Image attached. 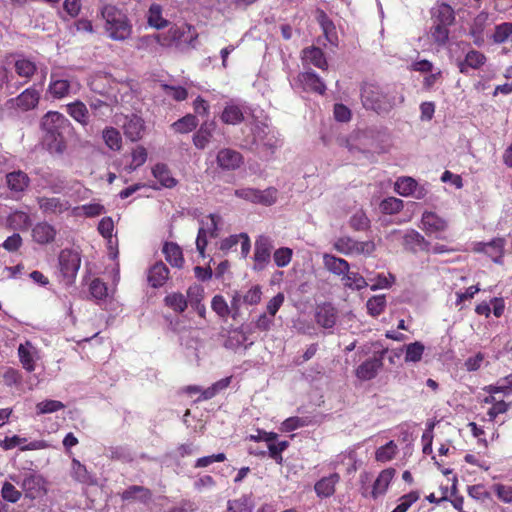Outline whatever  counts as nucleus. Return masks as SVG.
Wrapping results in <instances>:
<instances>
[{
    "label": "nucleus",
    "instance_id": "nucleus-62",
    "mask_svg": "<svg viewBox=\"0 0 512 512\" xmlns=\"http://www.w3.org/2000/svg\"><path fill=\"white\" fill-rule=\"evenodd\" d=\"M394 282L395 277L392 274H380L375 278L374 283L371 285V290L376 291L390 288Z\"/></svg>",
    "mask_w": 512,
    "mask_h": 512
},
{
    "label": "nucleus",
    "instance_id": "nucleus-27",
    "mask_svg": "<svg viewBox=\"0 0 512 512\" xmlns=\"http://www.w3.org/2000/svg\"><path fill=\"white\" fill-rule=\"evenodd\" d=\"M14 70L16 74L25 79V83L28 82L37 71L36 63L24 56H19L14 61Z\"/></svg>",
    "mask_w": 512,
    "mask_h": 512
},
{
    "label": "nucleus",
    "instance_id": "nucleus-39",
    "mask_svg": "<svg viewBox=\"0 0 512 512\" xmlns=\"http://www.w3.org/2000/svg\"><path fill=\"white\" fill-rule=\"evenodd\" d=\"M495 44L512 43V23H501L497 25L491 35Z\"/></svg>",
    "mask_w": 512,
    "mask_h": 512
},
{
    "label": "nucleus",
    "instance_id": "nucleus-46",
    "mask_svg": "<svg viewBox=\"0 0 512 512\" xmlns=\"http://www.w3.org/2000/svg\"><path fill=\"white\" fill-rule=\"evenodd\" d=\"M197 126L198 119L192 114H187L172 124L173 129L178 133H189Z\"/></svg>",
    "mask_w": 512,
    "mask_h": 512
},
{
    "label": "nucleus",
    "instance_id": "nucleus-18",
    "mask_svg": "<svg viewBox=\"0 0 512 512\" xmlns=\"http://www.w3.org/2000/svg\"><path fill=\"white\" fill-rule=\"evenodd\" d=\"M271 246L265 238H261L255 243L254 269L262 270L270 261Z\"/></svg>",
    "mask_w": 512,
    "mask_h": 512
},
{
    "label": "nucleus",
    "instance_id": "nucleus-47",
    "mask_svg": "<svg viewBox=\"0 0 512 512\" xmlns=\"http://www.w3.org/2000/svg\"><path fill=\"white\" fill-rule=\"evenodd\" d=\"M383 214L393 215L400 212L403 208V201L396 197H387L379 205Z\"/></svg>",
    "mask_w": 512,
    "mask_h": 512
},
{
    "label": "nucleus",
    "instance_id": "nucleus-15",
    "mask_svg": "<svg viewBox=\"0 0 512 512\" xmlns=\"http://www.w3.org/2000/svg\"><path fill=\"white\" fill-rule=\"evenodd\" d=\"M55 227L47 222H39L32 228V238L41 245L52 243L56 237Z\"/></svg>",
    "mask_w": 512,
    "mask_h": 512
},
{
    "label": "nucleus",
    "instance_id": "nucleus-45",
    "mask_svg": "<svg viewBox=\"0 0 512 512\" xmlns=\"http://www.w3.org/2000/svg\"><path fill=\"white\" fill-rule=\"evenodd\" d=\"M105 144L114 151H119L122 147V137L120 132L114 127L105 128L102 132Z\"/></svg>",
    "mask_w": 512,
    "mask_h": 512
},
{
    "label": "nucleus",
    "instance_id": "nucleus-10",
    "mask_svg": "<svg viewBox=\"0 0 512 512\" xmlns=\"http://www.w3.org/2000/svg\"><path fill=\"white\" fill-rule=\"evenodd\" d=\"M394 190L400 196L416 199H423L427 194L426 189L409 176L399 177L394 183Z\"/></svg>",
    "mask_w": 512,
    "mask_h": 512
},
{
    "label": "nucleus",
    "instance_id": "nucleus-60",
    "mask_svg": "<svg viewBox=\"0 0 512 512\" xmlns=\"http://www.w3.org/2000/svg\"><path fill=\"white\" fill-rule=\"evenodd\" d=\"M1 496L4 500L15 503L21 498V492L13 484L6 481L1 489Z\"/></svg>",
    "mask_w": 512,
    "mask_h": 512
},
{
    "label": "nucleus",
    "instance_id": "nucleus-48",
    "mask_svg": "<svg viewBox=\"0 0 512 512\" xmlns=\"http://www.w3.org/2000/svg\"><path fill=\"white\" fill-rule=\"evenodd\" d=\"M148 23L157 29L167 25V21L162 17V8L158 4H152L148 11Z\"/></svg>",
    "mask_w": 512,
    "mask_h": 512
},
{
    "label": "nucleus",
    "instance_id": "nucleus-44",
    "mask_svg": "<svg viewBox=\"0 0 512 512\" xmlns=\"http://www.w3.org/2000/svg\"><path fill=\"white\" fill-rule=\"evenodd\" d=\"M224 388V380H219L211 387L201 391V388L199 386H188L185 391L193 395L195 393L201 392V396L197 398V400H208L216 395L217 392L222 390Z\"/></svg>",
    "mask_w": 512,
    "mask_h": 512
},
{
    "label": "nucleus",
    "instance_id": "nucleus-5",
    "mask_svg": "<svg viewBox=\"0 0 512 512\" xmlns=\"http://www.w3.org/2000/svg\"><path fill=\"white\" fill-rule=\"evenodd\" d=\"M334 249L344 255L371 256L376 250V244L372 240L356 241L348 236L339 237L334 241Z\"/></svg>",
    "mask_w": 512,
    "mask_h": 512
},
{
    "label": "nucleus",
    "instance_id": "nucleus-13",
    "mask_svg": "<svg viewBox=\"0 0 512 512\" xmlns=\"http://www.w3.org/2000/svg\"><path fill=\"white\" fill-rule=\"evenodd\" d=\"M122 128L126 138L132 142H136L143 137L145 122L140 116L132 114L125 117Z\"/></svg>",
    "mask_w": 512,
    "mask_h": 512
},
{
    "label": "nucleus",
    "instance_id": "nucleus-7",
    "mask_svg": "<svg viewBox=\"0 0 512 512\" xmlns=\"http://www.w3.org/2000/svg\"><path fill=\"white\" fill-rule=\"evenodd\" d=\"M220 221V216L214 214H210L201 220V226L196 238V248L203 258L205 257V248L208 243V238L218 236V224Z\"/></svg>",
    "mask_w": 512,
    "mask_h": 512
},
{
    "label": "nucleus",
    "instance_id": "nucleus-61",
    "mask_svg": "<svg viewBox=\"0 0 512 512\" xmlns=\"http://www.w3.org/2000/svg\"><path fill=\"white\" fill-rule=\"evenodd\" d=\"M42 484V478L35 474H26L23 479L21 486L27 492L36 491Z\"/></svg>",
    "mask_w": 512,
    "mask_h": 512
},
{
    "label": "nucleus",
    "instance_id": "nucleus-4",
    "mask_svg": "<svg viewBox=\"0 0 512 512\" xmlns=\"http://www.w3.org/2000/svg\"><path fill=\"white\" fill-rule=\"evenodd\" d=\"M396 470L392 467L381 470L373 483L370 485V474L367 471H363L359 476L360 493L362 497L377 500L386 495L394 478Z\"/></svg>",
    "mask_w": 512,
    "mask_h": 512
},
{
    "label": "nucleus",
    "instance_id": "nucleus-9",
    "mask_svg": "<svg viewBox=\"0 0 512 512\" xmlns=\"http://www.w3.org/2000/svg\"><path fill=\"white\" fill-rule=\"evenodd\" d=\"M39 209L44 215L59 216L65 212L72 211L69 200L61 197L41 196L37 198Z\"/></svg>",
    "mask_w": 512,
    "mask_h": 512
},
{
    "label": "nucleus",
    "instance_id": "nucleus-21",
    "mask_svg": "<svg viewBox=\"0 0 512 512\" xmlns=\"http://www.w3.org/2000/svg\"><path fill=\"white\" fill-rule=\"evenodd\" d=\"M121 499L146 504L152 499V492L144 486L132 485L122 492Z\"/></svg>",
    "mask_w": 512,
    "mask_h": 512
},
{
    "label": "nucleus",
    "instance_id": "nucleus-17",
    "mask_svg": "<svg viewBox=\"0 0 512 512\" xmlns=\"http://www.w3.org/2000/svg\"><path fill=\"white\" fill-rule=\"evenodd\" d=\"M490 25L489 15L487 13H480L477 15L472 23L470 35L477 46H481L485 41V29Z\"/></svg>",
    "mask_w": 512,
    "mask_h": 512
},
{
    "label": "nucleus",
    "instance_id": "nucleus-12",
    "mask_svg": "<svg viewBox=\"0 0 512 512\" xmlns=\"http://www.w3.org/2000/svg\"><path fill=\"white\" fill-rule=\"evenodd\" d=\"M39 92L34 88H27L16 98L9 99L6 102L7 108H17L22 111H28L35 108L39 102Z\"/></svg>",
    "mask_w": 512,
    "mask_h": 512
},
{
    "label": "nucleus",
    "instance_id": "nucleus-63",
    "mask_svg": "<svg viewBox=\"0 0 512 512\" xmlns=\"http://www.w3.org/2000/svg\"><path fill=\"white\" fill-rule=\"evenodd\" d=\"M92 297L102 300L107 296V286L100 279H94L89 287Z\"/></svg>",
    "mask_w": 512,
    "mask_h": 512
},
{
    "label": "nucleus",
    "instance_id": "nucleus-25",
    "mask_svg": "<svg viewBox=\"0 0 512 512\" xmlns=\"http://www.w3.org/2000/svg\"><path fill=\"white\" fill-rule=\"evenodd\" d=\"M339 480L340 476L337 473L321 478L314 486L316 494L319 497H329L333 495L335 492V486Z\"/></svg>",
    "mask_w": 512,
    "mask_h": 512
},
{
    "label": "nucleus",
    "instance_id": "nucleus-23",
    "mask_svg": "<svg viewBox=\"0 0 512 512\" xmlns=\"http://www.w3.org/2000/svg\"><path fill=\"white\" fill-rule=\"evenodd\" d=\"M298 80L306 91H312L319 94H323L326 90V86L323 81L314 72H304L298 76Z\"/></svg>",
    "mask_w": 512,
    "mask_h": 512
},
{
    "label": "nucleus",
    "instance_id": "nucleus-53",
    "mask_svg": "<svg viewBox=\"0 0 512 512\" xmlns=\"http://www.w3.org/2000/svg\"><path fill=\"white\" fill-rule=\"evenodd\" d=\"M65 408V405L58 400H44L36 405L38 414H48L57 412Z\"/></svg>",
    "mask_w": 512,
    "mask_h": 512
},
{
    "label": "nucleus",
    "instance_id": "nucleus-52",
    "mask_svg": "<svg viewBox=\"0 0 512 512\" xmlns=\"http://www.w3.org/2000/svg\"><path fill=\"white\" fill-rule=\"evenodd\" d=\"M468 495L476 501L486 502L492 500L491 493L483 484H476L468 488Z\"/></svg>",
    "mask_w": 512,
    "mask_h": 512
},
{
    "label": "nucleus",
    "instance_id": "nucleus-11",
    "mask_svg": "<svg viewBox=\"0 0 512 512\" xmlns=\"http://www.w3.org/2000/svg\"><path fill=\"white\" fill-rule=\"evenodd\" d=\"M239 197H242L253 203L272 205L277 199V191L274 188L265 190H256L252 188L242 189L236 192Z\"/></svg>",
    "mask_w": 512,
    "mask_h": 512
},
{
    "label": "nucleus",
    "instance_id": "nucleus-64",
    "mask_svg": "<svg viewBox=\"0 0 512 512\" xmlns=\"http://www.w3.org/2000/svg\"><path fill=\"white\" fill-rule=\"evenodd\" d=\"M350 225L355 230H364L369 226V219L363 211H358L351 217Z\"/></svg>",
    "mask_w": 512,
    "mask_h": 512
},
{
    "label": "nucleus",
    "instance_id": "nucleus-20",
    "mask_svg": "<svg viewBox=\"0 0 512 512\" xmlns=\"http://www.w3.org/2000/svg\"><path fill=\"white\" fill-rule=\"evenodd\" d=\"M71 82L68 79L60 78L58 74L52 73L48 92L53 98L61 99L70 94Z\"/></svg>",
    "mask_w": 512,
    "mask_h": 512
},
{
    "label": "nucleus",
    "instance_id": "nucleus-16",
    "mask_svg": "<svg viewBox=\"0 0 512 512\" xmlns=\"http://www.w3.org/2000/svg\"><path fill=\"white\" fill-rule=\"evenodd\" d=\"M255 143L264 146H273L276 142L275 133L267 122L255 123L252 127Z\"/></svg>",
    "mask_w": 512,
    "mask_h": 512
},
{
    "label": "nucleus",
    "instance_id": "nucleus-29",
    "mask_svg": "<svg viewBox=\"0 0 512 512\" xmlns=\"http://www.w3.org/2000/svg\"><path fill=\"white\" fill-rule=\"evenodd\" d=\"M381 366V359L374 358L367 360L356 369V376L360 380H370L376 376Z\"/></svg>",
    "mask_w": 512,
    "mask_h": 512
},
{
    "label": "nucleus",
    "instance_id": "nucleus-50",
    "mask_svg": "<svg viewBox=\"0 0 512 512\" xmlns=\"http://www.w3.org/2000/svg\"><path fill=\"white\" fill-rule=\"evenodd\" d=\"M419 498L418 491H411L399 498L397 506L391 512H407Z\"/></svg>",
    "mask_w": 512,
    "mask_h": 512
},
{
    "label": "nucleus",
    "instance_id": "nucleus-8",
    "mask_svg": "<svg viewBox=\"0 0 512 512\" xmlns=\"http://www.w3.org/2000/svg\"><path fill=\"white\" fill-rule=\"evenodd\" d=\"M419 227L428 236L444 239V234L448 229V221L435 212L425 211L422 214Z\"/></svg>",
    "mask_w": 512,
    "mask_h": 512
},
{
    "label": "nucleus",
    "instance_id": "nucleus-40",
    "mask_svg": "<svg viewBox=\"0 0 512 512\" xmlns=\"http://www.w3.org/2000/svg\"><path fill=\"white\" fill-rule=\"evenodd\" d=\"M105 212L103 205L99 203H88L72 208V216L96 217Z\"/></svg>",
    "mask_w": 512,
    "mask_h": 512
},
{
    "label": "nucleus",
    "instance_id": "nucleus-36",
    "mask_svg": "<svg viewBox=\"0 0 512 512\" xmlns=\"http://www.w3.org/2000/svg\"><path fill=\"white\" fill-rule=\"evenodd\" d=\"M344 287L350 290H362L368 286L366 279L358 272H351L350 269L341 278Z\"/></svg>",
    "mask_w": 512,
    "mask_h": 512
},
{
    "label": "nucleus",
    "instance_id": "nucleus-38",
    "mask_svg": "<svg viewBox=\"0 0 512 512\" xmlns=\"http://www.w3.org/2000/svg\"><path fill=\"white\" fill-rule=\"evenodd\" d=\"M7 226L13 230H26L30 225V216L24 211H14L7 217Z\"/></svg>",
    "mask_w": 512,
    "mask_h": 512
},
{
    "label": "nucleus",
    "instance_id": "nucleus-14",
    "mask_svg": "<svg viewBox=\"0 0 512 512\" xmlns=\"http://www.w3.org/2000/svg\"><path fill=\"white\" fill-rule=\"evenodd\" d=\"M70 476L75 482L85 486L97 484V479L94 474L76 458H72L71 460Z\"/></svg>",
    "mask_w": 512,
    "mask_h": 512
},
{
    "label": "nucleus",
    "instance_id": "nucleus-30",
    "mask_svg": "<svg viewBox=\"0 0 512 512\" xmlns=\"http://www.w3.org/2000/svg\"><path fill=\"white\" fill-rule=\"evenodd\" d=\"M486 62V56L476 50L469 51L464 61L459 63V70L461 73H467L468 68L478 69Z\"/></svg>",
    "mask_w": 512,
    "mask_h": 512
},
{
    "label": "nucleus",
    "instance_id": "nucleus-28",
    "mask_svg": "<svg viewBox=\"0 0 512 512\" xmlns=\"http://www.w3.org/2000/svg\"><path fill=\"white\" fill-rule=\"evenodd\" d=\"M426 347L420 341L409 343L403 347L404 361L408 364L418 363L422 360Z\"/></svg>",
    "mask_w": 512,
    "mask_h": 512
},
{
    "label": "nucleus",
    "instance_id": "nucleus-26",
    "mask_svg": "<svg viewBox=\"0 0 512 512\" xmlns=\"http://www.w3.org/2000/svg\"><path fill=\"white\" fill-rule=\"evenodd\" d=\"M302 60L305 64L313 65L322 70H326L328 67L324 53L317 47H311L303 50Z\"/></svg>",
    "mask_w": 512,
    "mask_h": 512
},
{
    "label": "nucleus",
    "instance_id": "nucleus-58",
    "mask_svg": "<svg viewBox=\"0 0 512 512\" xmlns=\"http://www.w3.org/2000/svg\"><path fill=\"white\" fill-rule=\"evenodd\" d=\"M287 441L274 440L268 445V451L271 458L276 460L277 463H282V452L288 447Z\"/></svg>",
    "mask_w": 512,
    "mask_h": 512
},
{
    "label": "nucleus",
    "instance_id": "nucleus-55",
    "mask_svg": "<svg viewBox=\"0 0 512 512\" xmlns=\"http://www.w3.org/2000/svg\"><path fill=\"white\" fill-rule=\"evenodd\" d=\"M492 489L500 501L512 503V485L496 483Z\"/></svg>",
    "mask_w": 512,
    "mask_h": 512
},
{
    "label": "nucleus",
    "instance_id": "nucleus-42",
    "mask_svg": "<svg viewBox=\"0 0 512 512\" xmlns=\"http://www.w3.org/2000/svg\"><path fill=\"white\" fill-rule=\"evenodd\" d=\"M67 112L77 122L82 125L88 124V109L81 101H75L67 105Z\"/></svg>",
    "mask_w": 512,
    "mask_h": 512
},
{
    "label": "nucleus",
    "instance_id": "nucleus-51",
    "mask_svg": "<svg viewBox=\"0 0 512 512\" xmlns=\"http://www.w3.org/2000/svg\"><path fill=\"white\" fill-rule=\"evenodd\" d=\"M386 306V297L384 295H375L368 299L366 303L368 313L375 317L380 315Z\"/></svg>",
    "mask_w": 512,
    "mask_h": 512
},
{
    "label": "nucleus",
    "instance_id": "nucleus-2",
    "mask_svg": "<svg viewBox=\"0 0 512 512\" xmlns=\"http://www.w3.org/2000/svg\"><path fill=\"white\" fill-rule=\"evenodd\" d=\"M196 34L191 26H172L166 32L155 34L153 36H143L140 42L150 44L157 42L164 47H175L180 50L188 48L195 40Z\"/></svg>",
    "mask_w": 512,
    "mask_h": 512
},
{
    "label": "nucleus",
    "instance_id": "nucleus-35",
    "mask_svg": "<svg viewBox=\"0 0 512 512\" xmlns=\"http://www.w3.org/2000/svg\"><path fill=\"white\" fill-rule=\"evenodd\" d=\"M152 174L163 187L172 188L177 183L175 178L171 176L168 167L163 163L156 164L152 169Z\"/></svg>",
    "mask_w": 512,
    "mask_h": 512
},
{
    "label": "nucleus",
    "instance_id": "nucleus-3",
    "mask_svg": "<svg viewBox=\"0 0 512 512\" xmlns=\"http://www.w3.org/2000/svg\"><path fill=\"white\" fill-rule=\"evenodd\" d=\"M108 36L115 41H123L130 37L132 25L126 14L114 5H105L101 9Z\"/></svg>",
    "mask_w": 512,
    "mask_h": 512
},
{
    "label": "nucleus",
    "instance_id": "nucleus-37",
    "mask_svg": "<svg viewBox=\"0 0 512 512\" xmlns=\"http://www.w3.org/2000/svg\"><path fill=\"white\" fill-rule=\"evenodd\" d=\"M432 13L438 24L450 25L454 21V11L448 4H437Z\"/></svg>",
    "mask_w": 512,
    "mask_h": 512
},
{
    "label": "nucleus",
    "instance_id": "nucleus-43",
    "mask_svg": "<svg viewBox=\"0 0 512 512\" xmlns=\"http://www.w3.org/2000/svg\"><path fill=\"white\" fill-rule=\"evenodd\" d=\"M486 255L490 257L495 263L501 264L504 254L505 241L502 238H495L487 242Z\"/></svg>",
    "mask_w": 512,
    "mask_h": 512
},
{
    "label": "nucleus",
    "instance_id": "nucleus-1",
    "mask_svg": "<svg viewBox=\"0 0 512 512\" xmlns=\"http://www.w3.org/2000/svg\"><path fill=\"white\" fill-rule=\"evenodd\" d=\"M43 144L52 154L61 155L66 149L65 136L70 133V121L57 111L47 112L41 121Z\"/></svg>",
    "mask_w": 512,
    "mask_h": 512
},
{
    "label": "nucleus",
    "instance_id": "nucleus-32",
    "mask_svg": "<svg viewBox=\"0 0 512 512\" xmlns=\"http://www.w3.org/2000/svg\"><path fill=\"white\" fill-rule=\"evenodd\" d=\"M398 452V445L393 440H390L376 449L375 460L379 463L390 462L397 456Z\"/></svg>",
    "mask_w": 512,
    "mask_h": 512
},
{
    "label": "nucleus",
    "instance_id": "nucleus-34",
    "mask_svg": "<svg viewBox=\"0 0 512 512\" xmlns=\"http://www.w3.org/2000/svg\"><path fill=\"white\" fill-rule=\"evenodd\" d=\"M33 352L34 347L29 341L25 342L24 344H20L18 347V356L20 362L23 368L28 372H32L35 369Z\"/></svg>",
    "mask_w": 512,
    "mask_h": 512
},
{
    "label": "nucleus",
    "instance_id": "nucleus-49",
    "mask_svg": "<svg viewBox=\"0 0 512 512\" xmlns=\"http://www.w3.org/2000/svg\"><path fill=\"white\" fill-rule=\"evenodd\" d=\"M165 304L175 312H183L187 308V299L181 293H172L165 297Z\"/></svg>",
    "mask_w": 512,
    "mask_h": 512
},
{
    "label": "nucleus",
    "instance_id": "nucleus-33",
    "mask_svg": "<svg viewBox=\"0 0 512 512\" xmlns=\"http://www.w3.org/2000/svg\"><path fill=\"white\" fill-rule=\"evenodd\" d=\"M165 259L174 267L180 268L183 265L184 258L181 248L173 242H166L163 246Z\"/></svg>",
    "mask_w": 512,
    "mask_h": 512
},
{
    "label": "nucleus",
    "instance_id": "nucleus-31",
    "mask_svg": "<svg viewBox=\"0 0 512 512\" xmlns=\"http://www.w3.org/2000/svg\"><path fill=\"white\" fill-rule=\"evenodd\" d=\"M238 246H240V256L246 258L250 251V240L246 234L231 235L226 238V250L234 248V251L238 252Z\"/></svg>",
    "mask_w": 512,
    "mask_h": 512
},
{
    "label": "nucleus",
    "instance_id": "nucleus-19",
    "mask_svg": "<svg viewBox=\"0 0 512 512\" xmlns=\"http://www.w3.org/2000/svg\"><path fill=\"white\" fill-rule=\"evenodd\" d=\"M169 270L163 262H156L147 274V281L153 288H159L165 284L168 279Z\"/></svg>",
    "mask_w": 512,
    "mask_h": 512
},
{
    "label": "nucleus",
    "instance_id": "nucleus-59",
    "mask_svg": "<svg viewBox=\"0 0 512 512\" xmlns=\"http://www.w3.org/2000/svg\"><path fill=\"white\" fill-rule=\"evenodd\" d=\"M210 126L211 125L201 126V128L194 135L193 142L197 148L203 149L209 142V138L211 137Z\"/></svg>",
    "mask_w": 512,
    "mask_h": 512
},
{
    "label": "nucleus",
    "instance_id": "nucleus-57",
    "mask_svg": "<svg viewBox=\"0 0 512 512\" xmlns=\"http://www.w3.org/2000/svg\"><path fill=\"white\" fill-rule=\"evenodd\" d=\"M378 93L372 87H366L362 91V102L367 108L377 110L380 108L378 105Z\"/></svg>",
    "mask_w": 512,
    "mask_h": 512
},
{
    "label": "nucleus",
    "instance_id": "nucleus-41",
    "mask_svg": "<svg viewBox=\"0 0 512 512\" xmlns=\"http://www.w3.org/2000/svg\"><path fill=\"white\" fill-rule=\"evenodd\" d=\"M404 244L412 251L424 250L428 245L424 236L416 230H409L404 235Z\"/></svg>",
    "mask_w": 512,
    "mask_h": 512
},
{
    "label": "nucleus",
    "instance_id": "nucleus-6",
    "mask_svg": "<svg viewBox=\"0 0 512 512\" xmlns=\"http://www.w3.org/2000/svg\"><path fill=\"white\" fill-rule=\"evenodd\" d=\"M58 261L60 273L65 283L67 285L72 284L81 264L79 253L70 249H64L60 252Z\"/></svg>",
    "mask_w": 512,
    "mask_h": 512
},
{
    "label": "nucleus",
    "instance_id": "nucleus-56",
    "mask_svg": "<svg viewBox=\"0 0 512 512\" xmlns=\"http://www.w3.org/2000/svg\"><path fill=\"white\" fill-rule=\"evenodd\" d=\"M293 251L290 248L282 247L274 252V262L278 267H286L292 259Z\"/></svg>",
    "mask_w": 512,
    "mask_h": 512
},
{
    "label": "nucleus",
    "instance_id": "nucleus-54",
    "mask_svg": "<svg viewBox=\"0 0 512 512\" xmlns=\"http://www.w3.org/2000/svg\"><path fill=\"white\" fill-rule=\"evenodd\" d=\"M480 291L479 285H472L468 287L464 292L458 291L456 292V301L455 305L462 309L466 301H470L473 299L476 293Z\"/></svg>",
    "mask_w": 512,
    "mask_h": 512
},
{
    "label": "nucleus",
    "instance_id": "nucleus-22",
    "mask_svg": "<svg viewBox=\"0 0 512 512\" xmlns=\"http://www.w3.org/2000/svg\"><path fill=\"white\" fill-rule=\"evenodd\" d=\"M323 265L330 273L341 276V278L350 269V265L346 260L328 253L323 254Z\"/></svg>",
    "mask_w": 512,
    "mask_h": 512
},
{
    "label": "nucleus",
    "instance_id": "nucleus-24",
    "mask_svg": "<svg viewBox=\"0 0 512 512\" xmlns=\"http://www.w3.org/2000/svg\"><path fill=\"white\" fill-rule=\"evenodd\" d=\"M6 183L12 192L22 193L29 186L30 179L25 172L19 170L8 173Z\"/></svg>",
    "mask_w": 512,
    "mask_h": 512
}]
</instances>
